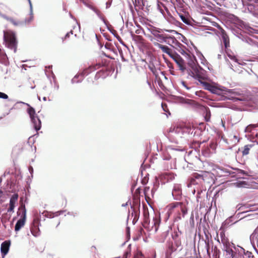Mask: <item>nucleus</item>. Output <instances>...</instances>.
Segmentation results:
<instances>
[{
  "label": "nucleus",
  "instance_id": "obj_1",
  "mask_svg": "<svg viewBox=\"0 0 258 258\" xmlns=\"http://www.w3.org/2000/svg\"><path fill=\"white\" fill-rule=\"evenodd\" d=\"M168 217L172 216L175 221H178L184 217L187 213V208L181 202H174L169 204L168 207Z\"/></svg>",
  "mask_w": 258,
  "mask_h": 258
},
{
  "label": "nucleus",
  "instance_id": "obj_2",
  "mask_svg": "<svg viewBox=\"0 0 258 258\" xmlns=\"http://www.w3.org/2000/svg\"><path fill=\"white\" fill-rule=\"evenodd\" d=\"M4 40L6 46L16 52L18 45L16 33L11 30L4 31Z\"/></svg>",
  "mask_w": 258,
  "mask_h": 258
},
{
  "label": "nucleus",
  "instance_id": "obj_3",
  "mask_svg": "<svg viewBox=\"0 0 258 258\" xmlns=\"http://www.w3.org/2000/svg\"><path fill=\"white\" fill-rule=\"evenodd\" d=\"M191 65L190 72L191 76L197 79L200 83L208 79L207 72L199 64H196L194 62Z\"/></svg>",
  "mask_w": 258,
  "mask_h": 258
},
{
  "label": "nucleus",
  "instance_id": "obj_4",
  "mask_svg": "<svg viewBox=\"0 0 258 258\" xmlns=\"http://www.w3.org/2000/svg\"><path fill=\"white\" fill-rule=\"evenodd\" d=\"M160 220L155 217L153 218V222L150 224L149 213L144 214V219L143 222V226L148 231H153L156 232L159 227Z\"/></svg>",
  "mask_w": 258,
  "mask_h": 258
},
{
  "label": "nucleus",
  "instance_id": "obj_5",
  "mask_svg": "<svg viewBox=\"0 0 258 258\" xmlns=\"http://www.w3.org/2000/svg\"><path fill=\"white\" fill-rule=\"evenodd\" d=\"M21 213V217L18 220L15 226V230L16 232L19 231L25 224L26 218V210L25 209V205L22 204L19 208L18 214L20 215Z\"/></svg>",
  "mask_w": 258,
  "mask_h": 258
},
{
  "label": "nucleus",
  "instance_id": "obj_6",
  "mask_svg": "<svg viewBox=\"0 0 258 258\" xmlns=\"http://www.w3.org/2000/svg\"><path fill=\"white\" fill-rule=\"evenodd\" d=\"M28 105L29 107L27 109V112L30 116L34 128L37 131L39 130L41 127V121L36 114L35 109L32 107L30 106L29 105Z\"/></svg>",
  "mask_w": 258,
  "mask_h": 258
},
{
  "label": "nucleus",
  "instance_id": "obj_7",
  "mask_svg": "<svg viewBox=\"0 0 258 258\" xmlns=\"http://www.w3.org/2000/svg\"><path fill=\"white\" fill-rule=\"evenodd\" d=\"M211 174L210 172L206 171H202L201 173H194L192 174V177L190 179V182L192 184H195V180L201 179L203 182H209V179L211 178Z\"/></svg>",
  "mask_w": 258,
  "mask_h": 258
},
{
  "label": "nucleus",
  "instance_id": "obj_8",
  "mask_svg": "<svg viewBox=\"0 0 258 258\" xmlns=\"http://www.w3.org/2000/svg\"><path fill=\"white\" fill-rule=\"evenodd\" d=\"M170 57L175 61L181 72H184L186 70L185 62L178 54L175 52Z\"/></svg>",
  "mask_w": 258,
  "mask_h": 258
},
{
  "label": "nucleus",
  "instance_id": "obj_9",
  "mask_svg": "<svg viewBox=\"0 0 258 258\" xmlns=\"http://www.w3.org/2000/svg\"><path fill=\"white\" fill-rule=\"evenodd\" d=\"M201 84H202L206 90L210 91L213 94H219L221 91V90L217 86L205 81L201 82Z\"/></svg>",
  "mask_w": 258,
  "mask_h": 258
},
{
  "label": "nucleus",
  "instance_id": "obj_10",
  "mask_svg": "<svg viewBox=\"0 0 258 258\" xmlns=\"http://www.w3.org/2000/svg\"><path fill=\"white\" fill-rule=\"evenodd\" d=\"M39 224L40 221L38 218H35L33 220L30 230L32 234L35 237L38 236L40 235Z\"/></svg>",
  "mask_w": 258,
  "mask_h": 258
},
{
  "label": "nucleus",
  "instance_id": "obj_11",
  "mask_svg": "<svg viewBox=\"0 0 258 258\" xmlns=\"http://www.w3.org/2000/svg\"><path fill=\"white\" fill-rule=\"evenodd\" d=\"M255 143L247 144L241 148V149H239V150L241 151L242 155L243 157H244L249 155L250 151H253L255 149Z\"/></svg>",
  "mask_w": 258,
  "mask_h": 258
},
{
  "label": "nucleus",
  "instance_id": "obj_12",
  "mask_svg": "<svg viewBox=\"0 0 258 258\" xmlns=\"http://www.w3.org/2000/svg\"><path fill=\"white\" fill-rule=\"evenodd\" d=\"M154 45L161 49L164 53L167 54L170 57H171L175 51L173 49L170 48L166 45H163L158 42H155Z\"/></svg>",
  "mask_w": 258,
  "mask_h": 258
},
{
  "label": "nucleus",
  "instance_id": "obj_13",
  "mask_svg": "<svg viewBox=\"0 0 258 258\" xmlns=\"http://www.w3.org/2000/svg\"><path fill=\"white\" fill-rule=\"evenodd\" d=\"M175 176L172 172H164L160 175V178L163 182L165 183L172 181L174 179Z\"/></svg>",
  "mask_w": 258,
  "mask_h": 258
},
{
  "label": "nucleus",
  "instance_id": "obj_14",
  "mask_svg": "<svg viewBox=\"0 0 258 258\" xmlns=\"http://www.w3.org/2000/svg\"><path fill=\"white\" fill-rule=\"evenodd\" d=\"M103 66L104 64L101 63H98L95 65L90 66L88 68H86L83 71V72L81 73V75H82L83 76L88 75L92 71L98 69Z\"/></svg>",
  "mask_w": 258,
  "mask_h": 258
},
{
  "label": "nucleus",
  "instance_id": "obj_15",
  "mask_svg": "<svg viewBox=\"0 0 258 258\" xmlns=\"http://www.w3.org/2000/svg\"><path fill=\"white\" fill-rule=\"evenodd\" d=\"M18 199V195L17 194H14L10 199V206L8 209V212L14 211L15 204L17 203Z\"/></svg>",
  "mask_w": 258,
  "mask_h": 258
},
{
  "label": "nucleus",
  "instance_id": "obj_16",
  "mask_svg": "<svg viewBox=\"0 0 258 258\" xmlns=\"http://www.w3.org/2000/svg\"><path fill=\"white\" fill-rule=\"evenodd\" d=\"M11 242L10 241L6 240L3 242L1 244V250L2 255H6L9 250Z\"/></svg>",
  "mask_w": 258,
  "mask_h": 258
},
{
  "label": "nucleus",
  "instance_id": "obj_17",
  "mask_svg": "<svg viewBox=\"0 0 258 258\" xmlns=\"http://www.w3.org/2000/svg\"><path fill=\"white\" fill-rule=\"evenodd\" d=\"M221 34L225 48L229 47L230 46L229 38L225 31L223 29L221 30Z\"/></svg>",
  "mask_w": 258,
  "mask_h": 258
},
{
  "label": "nucleus",
  "instance_id": "obj_18",
  "mask_svg": "<svg viewBox=\"0 0 258 258\" xmlns=\"http://www.w3.org/2000/svg\"><path fill=\"white\" fill-rule=\"evenodd\" d=\"M4 18L8 21L11 22L15 26L26 25L27 23L29 22V21L27 22L26 20L21 21H16L14 19L8 17H5Z\"/></svg>",
  "mask_w": 258,
  "mask_h": 258
},
{
  "label": "nucleus",
  "instance_id": "obj_19",
  "mask_svg": "<svg viewBox=\"0 0 258 258\" xmlns=\"http://www.w3.org/2000/svg\"><path fill=\"white\" fill-rule=\"evenodd\" d=\"M224 250L226 252V258H233L235 256V252L230 247V246L224 247Z\"/></svg>",
  "mask_w": 258,
  "mask_h": 258
},
{
  "label": "nucleus",
  "instance_id": "obj_20",
  "mask_svg": "<svg viewBox=\"0 0 258 258\" xmlns=\"http://www.w3.org/2000/svg\"><path fill=\"white\" fill-rule=\"evenodd\" d=\"M213 153L214 152L211 151L208 146L205 148L204 149H203L202 150V154L206 157H209L211 154Z\"/></svg>",
  "mask_w": 258,
  "mask_h": 258
},
{
  "label": "nucleus",
  "instance_id": "obj_21",
  "mask_svg": "<svg viewBox=\"0 0 258 258\" xmlns=\"http://www.w3.org/2000/svg\"><path fill=\"white\" fill-rule=\"evenodd\" d=\"M204 117L205 120L206 121H209L210 120L211 118V112L210 109L208 108H206L204 111Z\"/></svg>",
  "mask_w": 258,
  "mask_h": 258
},
{
  "label": "nucleus",
  "instance_id": "obj_22",
  "mask_svg": "<svg viewBox=\"0 0 258 258\" xmlns=\"http://www.w3.org/2000/svg\"><path fill=\"white\" fill-rule=\"evenodd\" d=\"M221 242L223 244L224 247L230 246V242L227 237L223 238L222 239H221Z\"/></svg>",
  "mask_w": 258,
  "mask_h": 258
},
{
  "label": "nucleus",
  "instance_id": "obj_23",
  "mask_svg": "<svg viewBox=\"0 0 258 258\" xmlns=\"http://www.w3.org/2000/svg\"><path fill=\"white\" fill-rule=\"evenodd\" d=\"M257 127H258V124H249L246 127V130L247 132H250L252 131V130Z\"/></svg>",
  "mask_w": 258,
  "mask_h": 258
},
{
  "label": "nucleus",
  "instance_id": "obj_24",
  "mask_svg": "<svg viewBox=\"0 0 258 258\" xmlns=\"http://www.w3.org/2000/svg\"><path fill=\"white\" fill-rule=\"evenodd\" d=\"M201 144V142L194 141L191 144L192 148H198L200 147V145Z\"/></svg>",
  "mask_w": 258,
  "mask_h": 258
},
{
  "label": "nucleus",
  "instance_id": "obj_25",
  "mask_svg": "<svg viewBox=\"0 0 258 258\" xmlns=\"http://www.w3.org/2000/svg\"><path fill=\"white\" fill-rule=\"evenodd\" d=\"M161 105L163 110L166 112H168L169 114H170L169 110L168 108L167 105L165 103H162Z\"/></svg>",
  "mask_w": 258,
  "mask_h": 258
},
{
  "label": "nucleus",
  "instance_id": "obj_26",
  "mask_svg": "<svg viewBox=\"0 0 258 258\" xmlns=\"http://www.w3.org/2000/svg\"><path fill=\"white\" fill-rule=\"evenodd\" d=\"M181 192L180 189L179 187H174L172 191V195L174 194L179 195Z\"/></svg>",
  "mask_w": 258,
  "mask_h": 258
},
{
  "label": "nucleus",
  "instance_id": "obj_27",
  "mask_svg": "<svg viewBox=\"0 0 258 258\" xmlns=\"http://www.w3.org/2000/svg\"><path fill=\"white\" fill-rule=\"evenodd\" d=\"M196 95L201 97H205V92L202 91H197L196 92Z\"/></svg>",
  "mask_w": 258,
  "mask_h": 258
},
{
  "label": "nucleus",
  "instance_id": "obj_28",
  "mask_svg": "<svg viewBox=\"0 0 258 258\" xmlns=\"http://www.w3.org/2000/svg\"><path fill=\"white\" fill-rule=\"evenodd\" d=\"M209 147L211 150V151H213L214 152H215L216 149V145L214 143H211Z\"/></svg>",
  "mask_w": 258,
  "mask_h": 258
},
{
  "label": "nucleus",
  "instance_id": "obj_29",
  "mask_svg": "<svg viewBox=\"0 0 258 258\" xmlns=\"http://www.w3.org/2000/svg\"><path fill=\"white\" fill-rule=\"evenodd\" d=\"M73 31L72 30H71L69 32H68L66 34L64 39L62 38V41H64V40H67L68 38L70 37V35H73Z\"/></svg>",
  "mask_w": 258,
  "mask_h": 258
},
{
  "label": "nucleus",
  "instance_id": "obj_30",
  "mask_svg": "<svg viewBox=\"0 0 258 258\" xmlns=\"http://www.w3.org/2000/svg\"><path fill=\"white\" fill-rule=\"evenodd\" d=\"M45 216L48 218H52L54 217V214L52 213H48V212H46L45 213Z\"/></svg>",
  "mask_w": 258,
  "mask_h": 258
},
{
  "label": "nucleus",
  "instance_id": "obj_31",
  "mask_svg": "<svg viewBox=\"0 0 258 258\" xmlns=\"http://www.w3.org/2000/svg\"><path fill=\"white\" fill-rule=\"evenodd\" d=\"M0 98L8 99V96L5 93L0 92Z\"/></svg>",
  "mask_w": 258,
  "mask_h": 258
},
{
  "label": "nucleus",
  "instance_id": "obj_32",
  "mask_svg": "<svg viewBox=\"0 0 258 258\" xmlns=\"http://www.w3.org/2000/svg\"><path fill=\"white\" fill-rule=\"evenodd\" d=\"M143 256V254L141 252L137 253L134 256V258H142Z\"/></svg>",
  "mask_w": 258,
  "mask_h": 258
},
{
  "label": "nucleus",
  "instance_id": "obj_33",
  "mask_svg": "<svg viewBox=\"0 0 258 258\" xmlns=\"http://www.w3.org/2000/svg\"><path fill=\"white\" fill-rule=\"evenodd\" d=\"M181 83L182 85L184 88H185L186 89H188H188H189V88L187 87V85H186V84L185 82H184V81H182Z\"/></svg>",
  "mask_w": 258,
  "mask_h": 258
},
{
  "label": "nucleus",
  "instance_id": "obj_34",
  "mask_svg": "<svg viewBox=\"0 0 258 258\" xmlns=\"http://www.w3.org/2000/svg\"><path fill=\"white\" fill-rule=\"evenodd\" d=\"M139 206H140V205L139 206H137V209H135V208H134L133 207H132V208L134 209V211L136 215L138 214V211H139Z\"/></svg>",
  "mask_w": 258,
  "mask_h": 258
},
{
  "label": "nucleus",
  "instance_id": "obj_35",
  "mask_svg": "<svg viewBox=\"0 0 258 258\" xmlns=\"http://www.w3.org/2000/svg\"><path fill=\"white\" fill-rule=\"evenodd\" d=\"M149 190V187H146L144 189V195L145 196V197L146 198L147 197V191Z\"/></svg>",
  "mask_w": 258,
  "mask_h": 258
},
{
  "label": "nucleus",
  "instance_id": "obj_36",
  "mask_svg": "<svg viewBox=\"0 0 258 258\" xmlns=\"http://www.w3.org/2000/svg\"><path fill=\"white\" fill-rule=\"evenodd\" d=\"M220 237L221 238V239H222L223 238H226V237L225 236V233L224 231H222L220 232Z\"/></svg>",
  "mask_w": 258,
  "mask_h": 258
},
{
  "label": "nucleus",
  "instance_id": "obj_37",
  "mask_svg": "<svg viewBox=\"0 0 258 258\" xmlns=\"http://www.w3.org/2000/svg\"><path fill=\"white\" fill-rule=\"evenodd\" d=\"M180 130H184V127H182L181 126H180V127L177 126L175 129V132H179Z\"/></svg>",
  "mask_w": 258,
  "mask_h": 258
},
{
  "label": "nucleus",
  "instance_id": "obj_38",
  "mask_svg": "<svg viewBox=\"0 0 258 258\" xmlns=\"http://www.w3.org/2000/svg\"><path fill=\"white\" fill-rule=\"evenodd\" d=\"M4 57H5V56L0 49V59L3 58Z\"/></svg>",
  "mask_w": 258,
  "mask_h": 258
},
{
  "label": "nucleus",
  "instance_id": "obj_39",
  "mask_svg": "<svg viewBox=\"0 0 258 258\" xmlns=\"http://www.w3.org/2000/svg\"><path fill=\"white\" fill-rule=\"evenodd\" d=\"M110 45H111V44H110V43H106L105 45V47L107 49H109V47L110 46Z\"/></svg>",
  "mask_w": 258,
  "mask_h": 258
},
{
  "label": "nucleus",
  "instance_id": "obj_40",
  "mask_svg": "<svg viewBox=\"0 0 258 258\" xmlns=\"http://www.w3.org/2000/svg\"><path fill=\"white\" fill-rule=\"evenodd\" d=\"M151 71L154 74V75H155L157 77V75L156 74V71L155 70V69H151Z\"/></svg>",
  "mask_w": 258,
  "mask_h": 258
},
{
  "label": "nucleus",
  "instance_id": "obj_41",
  "mask_svg": "<svg viewBox=\"0 0 258 258\" xmlns=\"http://www.w3.org/2000/svg\"><path fill=\"white\" fill-rule=\"evenodd\" d=\"M96 12L97 14L99 16H100V17H101V16L102 14H101V12H100V11H99V10H97Z\"/></svg>",
  "mask_w": 258,
  "mask_h": 258
},
{
  "label": "nucleus",
  "instance_id": "obj_42",
  "mask_svg": "<svg viewBox=\"0 0 258 258\" xmlns=\"http://www.w3.org/2000/svg\"><path fill=\"white\" fill-rule=\"evenodd\" d=\"M164 9H165L166 12L167 13V14L170 15V13H169V10H168V9L165 7Z\"/></svg>",
  "mask_w": 258,
  "mask_h": 258
},
{
  "label": "nucleus",
  "instance_id": "obj_43",
  "mask_svg": "<svg viewBox=\"0 0 258 258\" xmlns=\"http://www.w3.org/2000/svg\"><path fill=\"white\" fill-rule=\"evenodd\" d=\"M209 248H210V247H209V242H208L207 243V252H208L209 251Z\"/></svg>",
  "mask_w": 258,
  "mask_h": 258
},
{
  "label": "nucleus",
  "instance_id": "obj_44",
  "mask_svg": "<svg viewBox=\"0 0 258 258\" xmlns=\"http://www.w3.org/2000/svg\"><path fill=\"white\" fill-rule=\"evenodd\" d=\"M103 54L106 57L110 58H113L112 57L110 56L109 55H107L105 53L103 52Z\"/></svg>",
  "mask_w": 258,
  "mask_h": 258
},
{
  "label": "nucleus",
  "instance_id": "obj_45",
  "mask_svg": "<svg viewBox=\"0 0 258 258\" xmlns=\"http://www.w3.org/2000/svg\"><path fill=\"white\" fill-rule=\"evenodd\" d=\"M239 173H242L243 174H246L245 171H244L243 170H240Z\"/></svg>",
  "mask_w": 258,
  "mask_h": 258
},
{
  "label": "nucleus",
  "instance_id": "obj_46",
  "mask_svg": "<svg viewBox=\"0 0 258 258\" xmlns=\"http://www.w3.org/2000/svg\"><path fill=\"white\" fill-rule=\"evenodd\" d=\"M160 12H161V13H162L163 15H164L165 16H166L165 13L164 11L163 10L160 9Z\"/></svg>",
  "mask_w": 258,
  "mask_h": 258
},
{
  "label": "nucleus",
  "instance_id": "obj_47",
  "mask_svg": "<svg viewBox=\"0 0 258 258\" xmlns=\"http://www.w3.org/2000/svg\"><path fill=\"white\" fill-rule=\"evenodd\" d=\"M157 37H158V38H162L163 37L162 35H160V34H158Z\"/></svg>",
  "mask_w": 258,
  "mask_h": 258
},
{
  "label": "nucleus",
  "instance_id": "obj_48",
  "mask_svg": "<svg viewBox=\"0 0 258 258\" xmlns=\"http://www.w3.org/2000/svg\"><path fill=\"white\" fill-rule=\"evenodd\" d=\"M139 192H140L139 188L137 189L136 190V194H139Z\"/></svg>",
  "mask_w": 258,
  "mask_h": 258
},
{
  "label": "nucleus",
  "instance_id": "obj_49",
  "mask_svg": "<svg viewBox=\"0 0 258 258\" xmlns=\"http://www.w3.org/2000/svg\"><path fill=\"white\" fill-rule=\"evenodd\" d=\"M255 233H258V227L255 230Z\"/></svg>",
  "mask_w": 258,
  "mask_h": 258
},
{
  "label": "nucleus",
  "instance_id": "obj_50",
  "mask_svg": "<svg viewBox=\"0 0 258 258\" xmlns=\"http://www.w3.org/2000/svg\"><path fill=\"white\" fill-rule=\"evenodd\" d=\"M28 1L29 2V3L30 5L31 6V0H28Z\"/></svg>",
  "mask_w": 258,
  "mask_h": 258
},
{
  "label": "nucleus",
  "instance_id": "obj_51",
  "mask_svg": "<svg viewBox=\"0 0 258 258\" xmlns=\"http://www.w3.org/2000/svg\"><path fill=\"white\" fill-rule=\"evenodd\" d=\"M43 100H44V101H46V97H44L43 98Z\"/></svg>",
  "mask_w": 258,
  "mask_h": 258
},
{
  "label": "nucleus",
  "instance_id": "obj_52",
  "mask_svg": "<svg viewBox=\"0 0 258 258\" xmlns=\"http://www.w3.org/2000/svg\"><path fill=\"white\" fill-rule=\"evenodd\" d=\"M60 224V221L58 220L57 224V226Z\"/></svg>",
  "mask_w": 258,
  "mask_h": 258
},
{
  "label": "nucleus",
  "instance_id": "obj_53",
  "mask_svg": "<svg viewBox=\"0 0 258 258\" xmlns=\"http://www.w3.org/2000/svg\"><path fill=\"white\" fill-rule=\"evenodd\" d=\"M178 45H181V46H182V45L181 43H179V42H178Z\"/></svg>",
  "mask_w": 258,
  "mask_h": 258
},
{
  "label": "nucleus",
  "instance_id": "obj_54",
  "mask_svg": "<svg viewBox=\"0 0 258 258\" xmlns=\"http://www.w3.org/2000/svg\"><path fill=\"white\" fill-rule=\"evenodd\" d=\"M147 82H148V84L149 85H150V83L149 81H147Z\"/></svg>",
  "mask_w": 258,
  "mask_h": 258
},
{
  "label": "nucleus",
  "instance_id": "obj_55",
  "mask_svg": "<svg viewBox=\"0 0 258 258\" xmlns=\"http://www.w3.org/2000/svg\"><path fill=\"white\" fill-rule=\"evenodd\" d=\"M251 252H250V253H249V254L248 256H249V257H250V255H251Z\"/></svg>",
  "mask_w": 258,
  "mask_h": 258
},
{
  "label": "nucleus",
  "instance_id": "obj_56",
  "mask_svg": "<svg viewBox=\"0 0 258 258\" xmlns=\"http://www.w3.org/2000/svg\"><path fill=\"white\" fill-rule=\"evenodd\" d=\"M255 145H258V142H256V143L255 144Z\"/></svg>",
  "mask_w": 258,
  "mask_h": 258
},
{
  "label": "nucleus",
  "instance_id": "obj_57",
  "mask_svg": "<svg viewBox=\"0 0 258 258\" xmlns=\"http://www.w3.org/2000/svg\"><path fill=\"white\" fill-rule=\"evenodd\" d=\"M217 241H218L219 242H220V241H219V239H218H218H217Z\"/></svg>",
  "mask_w": 258,
  "mask_h": 258
},
{
  "label": "nucleus",
  "instance_id": "obj_58",
  "mask_svg": "<svg viewBox=\"0 0 258 258\" xmlns=\"http://www.w3.org/2000/svg\"><path fill=\"white\" fill-rule=\"evenodd\" d=\"M176 1L177 2H178V1H179L180 0H176Z\"/></svg>",
  "mask_w": 258,
  "mask_h": 258
},
{
  "label": "nucleus",
  "instance_id": "obj_59",
  "mask_svg": "<svg viewBox=\"0 0 258 258\" xmlns=\"http://www.w3.org/2000/svg\"><path fill=\"white\" fill-rule=\"evenodd\" d=\"M251 258H254V256L252 255Z\"/></svg>",
  "mask_w": 258,
  "mask_h": 258
},
{
  "label": "nucleus",
  "instance_id": "obj_60",
  "mask_svg": "<svg viewBox=\"0 0 258 258\" xmlns=\"http://www.w3.org/2000/svg\"><path fill=\"white\" fill-rule=\"evenodd\" d=\"M254 1H256V0H254Z\"/></svg>",
  "mask_w": 258,
  "mask_h": 258
}]
</instances>
